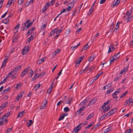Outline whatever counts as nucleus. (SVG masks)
Listing matches in <instances>:
<instances>
[{
  "mask_svg": "<svg viewBox=\"0 0 133 133\" xmlns=\"http://www.w3.org/2000/svg\"><path fill=\"white\" fill-rule=\"evenodd\" d=\"M49 6V5L48 4V3H46L45 4L44 6L42 8V13H43L44 12L46 11L47 9L48 8V7L46 8V7Z\"/></svg>",
  "mask_w": 133,
  "mask_h": 133,
  "instance_id": "obj_14",
  "label": "nucleus"
},
{
  "mask_svg": "<svg viewBox=\"0 0 133 133\" xmlns=\"http://www.w3.org/2000/svg\"><path fill=\"white\" fill-rule=\"evenodd\" d=\"M13 73H14L13 72H12V71H11V72H10L9 73L8 75V76L9 77H10L11 76V75H12V74Z\"/></svg>",
  "mask_w": 133,
  "mask_h": 133,
  "instance_id": "obj_63",
  "label": "nucleus"
},
{
  "mask_svg": "<svg viewBox=\"0 0 133 133\" xmlns=\"http://www.w3.org/2000/svg\"><path fill=\"white\" fill-rule=\"evenodd\" d=\"M33 22H32L31 21L30 22H29L28 23V26H27L28 27H30L31 26L32 24H33Z\"/></svg>",
  "mask_w": 133,
  "mask_h": 133,
  "instance_id": "obj_45",
  "label": "nucleus"
},
{
  "mask_svg": "<svg viewBox=\"0 0 133 133\" xmlns=\"http://www.w3.org/2000/svg\"><path fill=\"white\" fill-rule=\"evenodd\" d=\"M47 102V101L46 99L43 100V103L40 106V108L41 109H44L46 107V105Z\"/></svg>",
  "mask_w": 133,
  "mask_h": 133,
  "instance_id": "obj_5",
  "label": "nucleus"
},
{
  "mask_svg": "<svg viewBox=\"0 0 133 133\" xmlns=\"http://www.w3.org/2000/svg\"><path fill=\"white\" fill-rule=\"evenodd\" d=\"M30 70L31 71L30 72V74L28 75V77L30 78L31 77L33 76L34 74V71L31 69H30Z\"/></svg>",
  "mask_w": 133,
  "mask_h": 133,
  "instance_id": "obj_22",
  "label": "nucleus"
},
{
  "mask_svg": "<svg viewBox=\"0 0 133 133\" xmlns=\"http://www.w3.org/2000/svg\"><path fill=\"white\" fill-rule=\"evenodd\" d=\"M22 67V65H19V66H17L12 71V72H13L14 73L15 72L18 71L19 69H21Z\"/></svg>",
  "mask_w": 133,
  "mask_h": 133,
  "instance_id": "obj_10",
  "label": "nucleus"
},
{
  "mask_svg": "<svg viewBox=\"0 0 133 133\" xmlns=\"http://www.w3.org/2000/svg\"><path fill=\"white\" fill-rule=\"evenodd\" d=\"M97 99L96 98H94L93 99H91L89 102L88 104V106H90L92 104H94L97 101Z\"/></svg>",
  "mask_w": 133,
  "mask_h": 133,
  "instance_id": "obj_7",
  "label": "nucleus"
},
{
  "mask_svg": "<svg viewBox=\"0 0 133 133\" xmlns=\"http://www.w3.org/2000/svg\"><path fill=\"white\" fill-rule=\"evenodd\" d=\"M35 29V28L33 27L30 28L29 30V31L30 32V34H31L33 31H34Z\"/></svg>",
  "mask_w": 133,
  "mask_h": 133,
  "instance_id": "obj_36",
  "label": "nucleus"
},
{
  "mask_svg": "<svg viewBox=\"0 0 133 133\" xmlns=\"http://www.w3.org/2000/svg\"><path fill=\"white\" fill-rule=\"evenodd\" d=\"M25 113V110H24L19 112L18 114L17 118L18 117H22L24 115Z\"/></svg>",
  "mask_w": 133,
  "mask_h": 133,
  "instance_id": "obj_13",
  "label": "nucleus"
},
{
  "mask_svg": "<svg viewBox=\"0 0 133 133\" xmlns=\"http://www.w3.org/2000/svg\"><path fill=\"white\" fill-rule=\"evenodd\" d=\"M111 102V100H109L108 101H107V102L105 103H104V107L105 108H106V107H105V105H107V104H108L109 103H110Z\"/></svg>",
  "mask_w": 133,
  "mask_h": 133,
  "instance_id": "obj_34",
  "label": "nucleus"
},
{
  "mask_svg": "<svg viewBox=\"0 0 133 133\" xmlns=\"http://www.w3.org/2000/svg\"><path fill=\"white\" fill-rule=\"evenodd\" d=\"M89 98H87L84 99V101H82V103H86L89 102Z\"/></svg>",
  "mask_w": 133,
  "mask_h": 133,
  "instance_id": "obj_35",
  "label": "nucleus"
},
{
  "mask_svg": "<svg viewBox=\"0 0 133 133\" xmlns=\"http://www.w3.org/2000/svg\"><path fill=\"white\" fill-rule=\"evenodd\" d=\"M132 13V10H130V12H127L125 13L124 15V16H127L128 18L129 17V16L131 15V14Z\"/></svg>",
  "mask_w": 133,
  "mask_h": 133,
  "instance_id": "obj_17",
  "label": "nucleus"
},
{
  "mask_svg": "<svg viewBox=\"0 0 133 133\" xmlns=\"http://www.w3.org/2000/svg\"><path fill=\"white\" fill-rule=\"evenodd\" d=\"M29 123H28V124H29V125H28V124H27V126L28 127H29L30 126V125L32 124V120L31 119L29 120Z\"/></svg>",
  "mask_w": 133,
  "mask_h": 133,
  "instance_id": "obj_47",
  "label": "nucleus"
},
{
  "mask_svg": "<svg viewBox=\"0 0 133 133\" xmlns=\"http://www.w3.org/2000/svg\"><path fill=\"white\" fill-rule=\"evenodd\" d=\"M61 51V50L60 49H57V50H55V52L57 54L59 52Z\"/></svg>",
  "mask_w": 133,
  "mask_h": 133,
  "instance_id": "obj_64",
  "label": "nucleus"
},
{
  "mask_svg": "<svg viewBox=\"0 0 133 133\" xmlns=\"http://www.w3.org/2000/svg\"><path fill=\"white\" fill-rule=\"evenodd\" d=\"M28 73V68H27L22 71V72L20 76L21 77H23Z\"/></svg>",
  "mask_w": 133,
  "mask_h": 133,
  "instance_id": "obj_4",
  "label": "nucleus"
},
{
  "mask_svg": "<svg viewBox=\"0 0 133 133\" xmlns=\"http://www.w3.org/2000/svg\"><path fill=\"white\" fill-rule=\"evenodd\" d=\"M8 122V120L7 119V118L3 117V116H2L0 118V125H1L6 123Z\"/></svg>",
  "mask_w": 133,
  "mask_h": 133,
  "instance_id": "obj_2",
  "label": "nucleus"
},
{
  "mask_svg": "<svg viewBox=\"0 0 133 133\" xmlns=\"http://www.w3.org/2000/svg\"><path fill=\"white\" fill-rule=\"evenodd\" d=\"M95 57L94 56H91L88 59V61L89 62L92 61L94 60Z\"/></svg>",
  "mask_w": 133,
  "mask_h": 133,
  "instance_id": "obj_24",
  "label": "nucleus"
},
{
  "mask_svg": "<svg viewBox=\"0 0 133 133\" xmlns=\"http://www.w3.org/2000/svg\"><path fill=\"white\" fill-rule=\"evenodd\" d=\"M22 83H19L17 84H16V86L15 87V88L16 89H18L20 88V87L22 85Z\"/></svg>",
  "mask_w": 133,
  "mask_h": 133,
  "instance_id": "obj_23",
  "label": "nucleus"
},
{
  "mask_svg": "<svg viewBox=\"0 0 133 133\" xmlns=\"http://www.w3.org/2000/svg\"><path fill=\"white\" fill-rule=\"evenodd\" d=\"M30 19L27 20L23 24H22V27H21L22 29L21 31H26L28 29L30 28V27H28L27 26L28 23L30 22Z\"/></svg>",
  "mask_w": 133,
  "mask_h": 133,
  "instance_id": "obj_1",
  "label": "nucleus"
},
{
  "mask_svg": "<svg viewBox=\"0 0 133 133\" xmlns=\"http://www.w3.org/2000/svg\"><path fill=\"white\" fill-rule=\"evenodd\" d=\"M115 59H116L115 58H113L112 59H110V63H108V65H110V64H111V63L112 62H114V61L115 60Z\"/></svg>",
  "mask_w": 133,
  "mask_h": 133,
  "instance_id": "obj_53",
  "label": "nucleus"
},
{
  "mask_svg": "<svg viewBox=\"0 0 133 133\" xmlns=\"http://www.w3.org/2000/svg\"><path fill=\"white\" fill-rule=\"evenodd\" d=\"M88 43L84 45L82 48L81 51L85 50L86 49H88L89 47V46L88 45Z\"/></svg>",
  "mask_w": 133,
  "mask_h": 133,
  "instance_id": "obj_16",
  "label": "nucleus"
},
{
  "mask_svg": "<svg viewBox=\"0 0 133 133\" xmlns=\"http://www.w3.org/2000/svg\"><path fill=\"white\" fill-rule=\"evenodd\" d=\"M117 109L115 107L113 109L110 110L108 113L109 114V116L115 113L116 112Z\"/></svg>",
  "mask_w": 133,
  "mask_h": 133,
  "instance_id": "obj_6",
  "label": "nucleus"
},
{
  "mask_svg": "<svg viewBox=\"0 0 133 133\" xmlns=\"http://www.w3.org/2000/svg\"><path fill=\"white\" fill-rule=\"evenodd\" d=\"M110 128L109 127L105 129V131H104V133H107L108 131H109L110 130Z\"/></svg>",
  "mask_w": 133,
  "mask_h": 133,
  "instance_id": "obj_46",
  "label": "nucleus"
},
{
  "mask_svg": "<svg viewBox=\"0 0 133 133\" xmlns=\"http://www.w3.org/2000/svg\"><path fill=\"white\" fill-rule=\"evenodd\" d=\"M57 30L56 29H55L52 30L50 34H51V36H52L54 35L55 34V32H56V31Z\"/></svg>",
  "mask_w": 133,
  "mask_h": 133,
  "instance_id": "obj_27",
  "label": "nucleus"
},
{
  "mask_svg": "<svg viewBox=\"0 0 133 133\" xmlns=\"http://www.w3.org/2000/svg\"><path fill=\"white\" fill-rule=\"evenodd\" d=\"M132 112H130L129 113H128L125 115L124 116H127V117H128L131 115Z\"/></svg>",
  "mask_w": 133,
  "mask_h": 133,
  "instance_id": "obj_55",
  "label": "nucleus"
},
{
  "mask_svg": "<svg viewBox=\"0 0 133 133\" xmlns=\"http://www.w3.org/2000/svg\"><path fill=\"white\" fill-rule=\"evenodd\" d=\"M40 85L39 84H38L36 85L34 87V88H36V89H35V90H36L38 88L40 87Z\"/></svg>",
  "mask_w": 133,
  "mask_h": 133,
  "instance_id": "obj_54",
  "label": "nucleus"
},
{
  "mask_svg": "<svg viewBox=\"0 0 133 133\" xmlns=\"http://www.w3.org/2000/svg\"><path fill=\"white\" fill-rule=\"evenodd\" d=\"M115 25L114 24H112L111 26V27L110 29L109 30V31H108L107 33H108L109 32H111L112 31V29H113V28L115 26Z\"/></svg>",
  "mask_w": 133,
  "mask_h": 133,
  "instance_id": "obj_30",
  "label": "nucleus"
},
{
  "mask_svg": "<svg viewBox=\"0 0 133 133\" xmlns=\"http://www.w3.org/2000/svg\"><path fill=\"white\" fill-rule=\"evenodd\" d=\"M9 19L8 18H6L2 20V22L5 24H8L9 22Z\"/></svg>",
  "mask_w": 133,
  "mask_h": 133,
  "instance_id": "obj_18",
  "label": "nucleus"
},
{
  "mask_svg": "<svg viewBox=\"0 0 133 133\" xmlns=\"http://www.w3.org/2000/svg\"><path fill=\"white\" fill-rule=\"evenodd\" d=\"M20 25L19 24H17L16 26L14 28V29L15 30H18V29L19 28Z\"/></svg>",
  "mask_w": 133,
  "mask_h": 133,
  "instance_id": "obj_43",
  "label": "nucleus"
},
{
  "mask_svg": "<svg viewBox=\"0 0 133 133\" xmlns=\"http://www.w3.org/2000/svg\"><path fill=\"white\" fill-rule=\"evenodd\" d=\"M81 127L79 128L78 127V126H77L74 128L71 133H77L81 129Z\"/></svg>",
  "mask_w": 133,
  "mask_h": 133,
  "instance_id": "obj_8",
  "label": "nucleus"
},
{
  "mask_svg": "<svg viewBox=\"0 0 133 133\" xmlns=\"http://www.w3.org/2000/svg\"><path fill=\"white\" fill-rule=\"evenodd\" d=\"M80 43H79V44L77 45L76 46H72L71 47V48L72 49H74V48H75V49H74V51L75 49L77 48L80 45Z\"/></svg>",
  "mask_w": 133,
  "mask_h": 133,
  "instance_id": "obj_39",
  "label": "nucleus"
},
{
  "mask_svg": "<svg viewBox=\"0 0 133 133\" xmlns=\"http://www.w3.org/2000/svg\"><path fill=\"white\" fill-rule=\"evenodd\" d=\"M10 112H8L5 114L3 116V117H4L5 118H7L10 115Z\"/></svg>",
  "mask_w": 133,
  "mask_h": 133,
  "instance_id": "obj_28",
  "label": "nucleus"
},
{
  "mask_svg": "<svg viewBox=\"0 0 133 133\" xmlns=\"http://www.w3.org/2000/svg\"><path fill=\"white\" fill-rule=\"evenodd\" d=\"M46 24H44L41 27V31L43 30L45 28V27L46 26Z\"/></svg>",
  "mask_w": 133,
  "mask_h": 133,
  "instance_id": "obj_32",
  "label": "nucleus"
},
{
  "mask_svg": "<svg viewBox=\"0 0 133 133\" xmlns=\"http://www.w3.org/2000/svg\"><path fill=\"white\" fill-rule=\"evenodd\" d=\"M132 130L131 129H128L125 131L124 133H130Z\"/></svg>",
  "mask_w": 133,
  "mask_h": 133,
  "instance_id": "obj_41",
  "label": "nucleus"
},
{
  "mask_svg": "<svg viewBox=\"0 0 133 133\" xmlns=\"http://www.w3.org/2000/svg\"><path fill=\"white\" fill-rule=\"evenodd\" d=\"M63 102L61 100L59 101V102H58L57 103V106H59L61 104V103Z\"/></svg>",
  "mask_w": 133,
  "mask_h": 133,
  "instance_id": "obj_61",
  "label": "nucleus"
},
{
  "mask_svg": "<svg viewBox=\"0 0 133 133\" xmlns=\"http://www.w3.org/2000/svg\"><path fill=\"white\" fill-rule=\"evenodd\" d=\"M100 124L99 123H98L96 124V125H95L94 126V128H96L98 127L100 125Z\"/></svg>",
  "mask_w": 133,
  "mask_h": 133,
  "instance_id": "obj_56",
  "label": "nucleus"
},
{
  "mask_svg": "<svg viewBox=\"0 0 133 133\" xmlns=\"http://www.w3.org/2000/svg\"><path fill=\"white\" fill-rule=\"evenodd\" d=\"M26 53V52H25V49H23L22 51V54L23 55H25Z\"/></svg>",
  "mask_w": 133,
  "mask_h": 133,
  "instance_id": "obj_58",
  "label": "nucleus"
},
{
  "mask_svg": "<svg viewBox=\"0 0 133 133\" xmlns=\"http://www.w3.org/2000/svg\"><path fill=\"white\" fill-rule=\"evenodd\" d=\"M120 2V0H114L111 4V6L113 8L117 5L119 4Z\"/></svg>",
  "mask_w": 133,
  "mask_h": 133,
  "instance_id": "obj_3",
  "label": "nucleus"
},
{
  "mask_svg": "<svg viewBox=\"0 0 133 133\" xmlns=\"http://www.w3.org/2000/svg\"><path fill=\"white\" fill-rule=\"evenodd\" d=\"M12 128L11 127L10 128L7 129L6 130V132H10L12 131Z\"/></svg>",
  "mask_w": 133,
  "mask_h": 133,
  "instance_id": "obj_52",
  "label": "nucleus"
},
{
  "mask_svg": "<svg viewBox=\"0 0 133 133\" xmlns=\"http://www.w3.org/2000/svg\"><path fill=\"white\" fill-rule=\"evenodd\" d=\"M94 8L91 7L90 9L89 10V11L87 14V15L88 16H89L91 14L93 11Z\"/></svg>",
  "mask_w": 133,
  "mask_h": 133,
  "instance_id": "obj_20",
  "label": "nucleus"
},
{
  "mask_svg": "<svg viewBox=\"0 0 133 133\" xmlns=\"http://www.w3.org/2000/svg\"><path fill=\"white\" fill-rule=\"evenodd\" d=\"M133 17V15L132 16L130 17H129L128 18L127 17V16H124V19L125 21H127V22H128L129 21H131L132 19V18Z\"/></svg>",
  "mask_w": 133,
  "mask_h": 133,
  "instance_id": "obj_9",
  "label": "nucleus"
},
{
  "mask_svg": "<svg viewBox=\"0 0 133 133\" xmlns=\"http://www.w3.org/2000/svg\"><path fill=\"white\" fill-rule=\"evenodd\" d=\"M10 89V88L9 87L7 89H5L3 90V93L4 94H5L6 92L8 91Z\"/></svg>",
  "mask_w": 133,
  "mask_h": 133,
  "instance_id": "obj_26",
  "label": "nucleus"
},
{
  "mask_svg": "<svg viewBox=\"0 0 133 133\" xmlns=\"http://www.w3.org/2000/svg\"><path fill=\"white\" fill-rule=\"evenodd\" d=\"M130 100H132V98H129L128 99L126 100L125 105H127L128 103H129V101H130Z\"/></svg>",
  "mask_w": 133,
  "mask_h": 133,
  "instance_id": "obj_37",
  "label": "nucleus"
},
{
  "mask_svg": "<svg viewBox=\"0 0 133 133\" xmlns=\"http://www.w3.org/2000/svg\"><path fill=\"white\" fill-rule=\"evenodd\" d=\"M45 73L46 72L45 71L41 73L40 74H39L37 76V77H41L44 75L45 74Z\"/></svg>",
  "mask_w": 133,
  "mask_h": 133,
  "instance_id": "obj_31",
  "label": "nucleus"
},
{
  "mask_svg": "<svg viewBox=\"0 0 133 133\" xmlns=\"http://www.w3.org/2000/svg\"><path fill=\"white\" fill-rule=\"evenodd\" d=\"M55 0H52L50 2H49L47 3H48V4L49 5V6L51 5H54L53 2L55 1Z\"/></svg>",
  "mask_w": 133,
  "mask_h": 133,
  "instance_id": "obj_29",
  "label": "nucleus"
},
{
  "mask_svg": "<svg viewBox=\"0 0 133 133\" xmlns=\"http://www.w3.org/2000/svg\"><path fill=\"white\" fill-rule=\"evenodd\" d=\"M6 63V62H4V61L3 62L1 66V68H2L4 66H5Z\"/></svg>",
  "mask_w": 133,
  "mask_h": 133,
  "instance_id": "obj_50",
  "label": "nucleus"
},
{
  "mask_svg": "<svg viewBox=\"0 0 133 133\" xmlns=\"http://www.w3.org/2000/svg\"><path fill=\"white\" fill-rule=\"evenodd\" d=\"M105 118L104 117V116L103 115L101 117H99L98 119V121H102L103 119H104Z\"/></svg>",
  "mask_w": 133,
  "mask_h": 133,
  "instance_id": "obj_51",
  "label": "nucleus"
},
{
  "mask_svg": "<svg viewBox=\"0 0 133 133\" xmlns=\"http://www.w3.org/2000/svg\"><path fill=\"white\" fill-rule=\"evenodd\" d=\"M112 85V83H110L106 85V87H107L108 88L107 89H108L109 87H111Z\"/></svg>",
  "mask_w": 133,
  "mask_h": 133,
  "instance_id": "obj_48",
  "label": "nucleus"
},
{
  "mask_svg": "<svg viewBox=\"0 0 133 133\" xmlns=\"http://www.w3.org/2000/svg\"><path fill=\"white\" fill-rule=\"evenodd\" d=\"M115 48L114 46L112 45H110L109 47V50L108 52V53H109L110 52H112L113 50H114Z\"/></svg>",
  "mask_w": 133,
  "mask_h": 133,
  "instance_id": "obj_15",
  "label": "nucleus"
},
{
  "mask_svg": "<svg viewBox=\"0 0 133 133\" xmlns=\"http://www.w3.org/2000/svg\"><path fill=\"white\" fill-rule=\"evenodd\" d=\"M72 3H69V5L71 4V5H68V7L67 8V10L68 11L70 10H71V9L73 8L74 6V4H72Z\"/></svg>",
  "mask_w": 133,
  "mask_h": 133,
  "instance_id": "obj_12",
  "label": "nucleus"
},
{
  "mask_svg": "<svg viewBox=\"0 0 133 133\" xmlns=\"http://www.w3.org/2000/svg\"><path fill=\"white\" fill-rule=\"evenodd\" d=\"M119 90V89H117V90H116L114 92V93L117 94V93H119L120 92Z\"/></svg>",
  "mask_w": 133,
  "mask_h": 133,
  "instance_id": "obj_59",
  "label": "nucleus"
},
{
  "mask_svg": "<svg viewBox=\"0 0 133 133\" xmlns=\"http://www.w3.org/2000/svg\"><path fill=\"white\" fill-rule=\"evenodd\" d=\"M94 116V115L92 114L90 115L88 117L86 118V119L87 120H89L91 118Z\"/></svg>",
  "mask_w": 133,
  "mask_h": 133,
  "instance_id": "obj_44",
  "label": "nucleus"
},
{
  "mask_svg": "<svg viewBox=\"0 0 133 133\" xmlns=\"http://www.w3.org/2000/svg\"><path fill=\"white\" fill-rule=\"evenodd\" d=\"M68 114L66 113H64L61 115L59 117L58 120L60 121V120H63L65 116H67Z\"/></svg>",
  "mask_w": 133,
  "mask_h": 133,
  "instance_id": "obj_11",
  "label": "nucleus"
},
{
  "mask_svg": "<svg viewBox=\"0 0 133 133\" xmlns=\"http://www.w3.org/2000/svg\"><path fill=\"white\" fill-rule=\"evenodd\" d=\"M89 66H87L84 69V70H82L81 71H82L81 72V73H82V72H84L87 69H88V68H89Z\"/></svg>",
  "mask_w": 133,
  "mask_h": 133,
  "instance_id": "obj_57",
  "label": "nucleus"
},
{
  "mask_svg": "<svg viewBox=\"0 0 133 133\" xmlns=\"http://www.w3.org/2000/svg\"><path fill=\"white\" fill-rule=\"evenodd\" d=\"M84 56H83L81 57H79V59H77V62H78V64H80L81 61L83 59V58H84Z\"/></svg>",
  "mask_w": 133,
  "mask_h": 133,
  "instance_id": "obj_25",
  "label": "nucleus"
},
{
  "mask_svg": "<svg viewBox=\"0 0 133 133\" xmlns=\"http://www.w3.org/2000/svg\"><path fill=\"white\" fill-rule=\"evenodd\" d=\"M52 88L50 87L47 90V92L48 93L50 94Z\"/></svg>",
  "mask_w": 133,
  "mask_h": 133,
  "instance_id": "obj_49",
  "label": "nucleus"
},
{
  "mask_svg": "<svg viewBox=\"0 0 133 133\" xmlns=\"http://www.w3.org/2000/svg\"><path fill=\"white\" fill-rule=\"evenodd\" d=\"M77 11V7L75 8L74 11H73V13L72 14V17L75 15V13Z\"/></svg>",
  "mask_w": 133,
  "mask_h": 133,
  "instance_id": "obj_38",
  "label": "nucleus"
},
{
  "mask_svg": "<svg viewBox=\"0 0 133 133\" xmlns=\"http://www.w3.org/2000/svg\"><path fill=\"white\" fill-rule=\"evenodd\" d=\"M98 78L97 77V76H95L90 81V83H91V84L92 83L94 82L96 80H97Z\"/></svg>",
  "mask_w": 133,
  "mask_h": 133,
  "instance_id": "obj_19",
  "label": "nucleus"
},
{
  "mask_svg": "<svg viewBox=\"0 0 133 133\" xmlns=\"http://www.w3.org/2000/svg\"><path fill=\"white\" fill-rule=\"evenodd\" d=\"M93 124L92 123L88 125V126L86 128V129H89L91 126L93 125Z\"/></svg>",
  "mask_w": 133,
  "mask_h": 133,
  "instance_id": "obj_62",
  "label": "nucleus"
},
{
  "mask_svg": "<svg viewBox=\"0 0 133 133\" xmlns=\"http://www.w3.org/2000/svg\"><path fill=\"white\" fill-rule=\"evenodd\" d=\"M112 97L114 98H117V94L113 93L112 94Z\"/></svg>",
  "mask_w": 133,
  "mask_h": 133,
  "instance_id": "obj_42",
  "label": "nucleus"
},
{
  "mask_svg": "<svg viewBox=\"0 0 133 133\" xmlns=\"http://www.w3.org/2000/svg\"><path fill=\"white\" fill-rule=\"evenodd\" d=\"M64 110L65 112H67L69 111V108L67 107H65L64 108Z\"/></svg>",
  "mask_w": 133,
  "mask_h": 133,
  "instance_id": "obj_40",
  "label": "nucleus"
},
{
  "mask_svg": "<svg viewBox=\"0 0 133 133\" xmlns=\"http://www.w3.org/2000/svg\"><path fill=\"white\" fill-rule=\"evenodd\" d=\"M120 54V52H118L117 54H115L114 56V57H115V59L116 60H117L118 59L119 57V55H118Z\"/></svg>",
  "mask_w": 133,
  "mask_h": 133,
  "instance_id": "obj_21",
  "label": "nucleus"
},
{
  "mask_svg": "<svg viewBox=\"0 0 133 133\" xmlns=\"http://www.w3.org/2000/svg\"><path fill=\"white\" fill-rule=\"evenodd\" d=\"M24 2V0H18V5H20L23 3Z\"/></svg>",
  "mask_w": 133,
  "mask_h": 133,
  "instance_id": "obj_33",
  "label": "nucleus"
},
{
  "mask_svg": "<svg viewBox=\"0 0 133 133\" xmlns=\"http://www.w3.org/2000/svg\"><path fill=\"white\" fill-rule=\"evenodd\" d=\"M7 13H8V11H7L6 12H5L3 15L1 16V18H4L5 17Z\"/></svg>",
  "mask_w": 133,
  "mask_h": 133,
  "instance_id": "obj_60",
  "label": "nucleus"
}]
</instances>
